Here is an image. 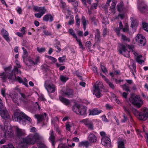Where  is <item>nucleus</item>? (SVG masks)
<instances>
[{"label": "nucleus", "mask_w": 148, "mask_h": 148, "mask_svg": "<svg viewBox=\"0 0 148 148\" xmlns=\"http://www.w3.org/2000/svg\"><path fill=\"white\" fill-rule=\"evenodd\" d=\"M40 139V136L39 134L36 133L29 134L27 137L22 139V143L23 145H25V147H27L28 145H34Z\"/></svg>", "instance_id": "f257e3e1"}, {"label": "nucleus", "mask_w": 148, "mask_h": 148, "mask_svg": "<svg viewBox=\"0 0 148 148\" xmlns=\"http://www.w3.org/2000/svg\"><path fill=\"white\" fill-rule=\"evenodd\" d=\"M14 121L18 122L21 124L25 125L26 124V121L31 123L32 121L31 119L22 112H16L12 116Z\"/></svg>", "instance_id": "f03ea898"}, {"label": "nucleus", "mask_w": 148, "mask_h": 148, "mask_svg": "<svg viewBox=\"0 0 148 148\" xmlns=\"http://www.w3.org/2000/svg\"><path fill=\"white\" fill-rule=\"evenodd\" d=\"M132 110L133 113L140 120L145 121L147 119L148 117V109L147 108H144L143 111L140 112L135 108H133Z\"/></svg>", "instance_id": "7ed1b4c3"}, {"label": "nucleus", "mask_w": 148, "mask_h": 148, "mask_svg": "<svg viewBox=\"0 0 148 148\" xmlns=\"http://www.w3.org/2000/svg\"><path fill=\"white\" fill-rule=\"evenodd\" d=\"M86 108L81 104L73 106V110L74 112L78 114L85 115L87 114Z\"/></svg>", "instance_id": "20e7f679"}, {"label": "nucleus", "mask_w": 148, "mask_h": 148, "mask_svg": "<svg viewBox=\"0 0 148 148\" xmlns=\"http://www.w3.org/2000/svg\"><path fill=\"white\" fill-rule=\"evenodd\" d=\"M129 101L133 105L138 108H140L143 104L142 100L138 95H136L135 97H130Z\"/></svg>", "instance_id": "39448f33"}, {"label": "nucleus", "mask_w": 148, "mask_h": 148, "mask_svg": "<svg viewBox=\"0 0 148 148\" xmlns=\"http://www.w3.org/2000/svg\"><path fill=\"white\" fill-rule=\"evenodd\" d=\"M94 86V90L93 94H95L97 97H100L102 96L101 89L103 86L102 83L97 82Z\"/></svg>", "instance_id": "423d86ee"}, {"label": "nucleus", "mask_w": 148, "mask_h": 148, "mask_svg": "<svg viewBox=\"0 0 148 148\" xmlns=\"http://www.w3.org/2000/svg\"><path fill=\"white\" fill-rule=\"evenodd\" d=\"M33 10L36 12H39L38 13L34 14L35 16L38 18H40L47 11V9L44 7L34 6L33 7Z\"/></svg>", "instance_id": "0eeeda50"}, {"label": "nucleus", "mask_w": 148, "mask_h": 148, "mask_svg": "<svg viewBox=\"0 0 148 148\" xmlns=\"http://www.w3.org/2000/svg\"><path fill=\"white\" fill-rule=\"evenodd\" d=\"M118 51L121 54H122L125 57H130L129 51H128L126 49V46L123 44H119Z\"/></svg>", "instance_id": "6e6552de"}, {"label": "nucleus", "mask_w": 148, "mask_h": 148, "mask_svg": "<svg viewBox=\"0 0 148 148\" xmlns=\"http://www.w3.org/2000/svg\"><path fill=\"white\" fill-rule=\"evenodd\" d=\"M44 86L48 92L53 93L56 90L55 86L52 84H49L48 81H47L45 82Z\"/></svg>", "instance_id": "1a4fd4ad"}, {"label": "nucleus", "mask_w": 148, "mask_h": 148, "mask_svg": "<svg viewBox=\"0 0 148 148\" xmlns=\"http://www.w3.org/2000/svg\"><path fill=\"white\" fill-rule=\"evenodd\" d=\"M135 38L136 41L138 42L139 45L143 46L145 45L146 42V39L142 35H137Z\"/></svg>", "instance_id": "9d476101"}, {"label": "nucleus", "mask_w": 148, "mask_h": 148, "mask_svg": "<svg viewBox=\"0 0 148 148\" xmlns=\"http://www.w3.org/2000/svg\"><path fill=\"white\" fill-rule=\"evenodd\" d=\"M4 129L6 130V131L5 132L4 136L5 138H7V136H11L12 135L13 132L10 127H9L8 125H7L4 124Z\"/></svg>", "instance_id": "9b49d317"}, {"label": "nucleus", "mask_w": 148, "mask_h": 148, "mask_svg": "<svg viewBox=\"0 0 148 148\" xmlns=\"http://www.w3.org/2000/svg\"><path fill=\"white\" fill-rule=\"evenodd\" d=\"M0 114L1 117L5 120L9 119L10 117L9 113L6 108L0 110Z\"/></svg>", "instance_id": "f8f14e48"}, {"label": "nucleus", "mask_w": 148, "mask_h": 148, "mask_svg": "<svg viewBox=\"0 0 148 148\" xmlns=\"http://www.w3.org/2000/svg\"><path fill=\"white\" fill-rule=\"evenodd\" d=\"M88 141L91 144L92 143H96L97 140V138L96 136L92 133L90 134L87 138Z\"/></svg>", "instance_id": "ddd939ff"}, {"label": "nucleus", "mask_w": 148, "mask_h": 148, "mask_svg": "<svg viewBox=\"0 0 148 148\" xmlns=\"http://www.w3.org/2000/svg\"><path fill=\"white\" fill-rule=\"evenodd\" d=\"M140 11L143 13H148V7L143 2H142L138 6Z\"/></svg>", "instance_id": "4468645a"}, {"label": "nucleus", "mask_w": 148, "mask_h": 148, "mask_svg": "<svg viewBox=\"0 0 148 148\" xmlns=\"http://www.w3.org/2000/svg\"><path fill=\"white\" fill-rule=\"evenodd\" d=\"M1 32L4 39L8 42H10V40L9 37V33L8 32L4 29L3 28L1 29Z\"/></svg>", "instance_id": "2eb2a0df"}, {"label": "nucleus", "mask_w": 148, "mask_h": 148, "mask_svg": "<svg viewBox=\"0 0 148 148\" xmlns=\"http://www.w3.org/2000/svg\"><path fill=\"white\" fill-rule=\"evenodd\" d=\"M43 20L45 21H49V22H51L53 20V16L49 14H47L43 16Z\"/></svg>", "instance_id": "dca6fc26"}, {"label": "nucleus", "mask_w": 148, "mask_h": 148, "mask_svg": "<svg viewBox=\"0 0 148 148\" xmlns=\"http://www.w3.org/2000/svg\"><path fill=\"white\" fill-rule=\"evenodd\" d=\"M46 114L44 113L42 114H35L34 115V117L37 119L38 122L40 123L44 120L45 117H46Z\"/></svg>", "instance_id": "f3484780"}, {"label": "nucleus", "mask_w": 148, "mask_h": 148, "mask_svg": "<svg viewBox=\"0 0 148 148\" xmlns=\"http://www.w3.org/2000/svg\"><path fill=\"white\" fill-rule=\"evenodd\" d=\"M95 34V40L96 42L99 43L101 40L100 32L98 29H96Z\"/></svg>", "instance_id": "a211bd4d"}, {"label": "nucleus", "mask_w": 148, "mask_h": 148, "mask_svg": "<svg viewBox=\"0 0 148 148\" xmlns=\"http://www.w3.org/2000/svg\"><path fill=\"white\" fill-rule=\"evenodd\" d=\"M49 134L50 135V136L49 138V140L51 142L53 146H54L55 144V137L53 131L52 130H50Z\"/></svg>", "instance_id": "6ab92c4d"}, {"label": "nucleus", "mask_w": 148, "mask_h": 148, "mask_svg": "<svg viewBox=\"0 0 148 148\" xmlns=\"http://www.w3.org/2000/svg\"><path fill=\"white\" fill-rule=\"evenodd\" d=\"M101 142L103 145L107 146L108 144L110 143V140L109 137L106 136L102 137L101 139Z\"/></svg>", "instance_id": "aec40b11"}, {"label": "nucleus", "mask_w": 148, "mask_h": 148, "mask_svg": "<svg viewBox=\"0 0 148 148\" xmlns=\"http://www.w3.org/2000/svg\"><path fill=\"white\" fill-rule=\"evenodd\" d=\"M102 112V110H98L97 108H94L92 110H89V115H98Z\"/></svg>", "instance_id": "412c9836"}, {"label": "nucleus", "mask_w": 148, "mask_h": 148, "mask_svg": "<svg viewBox=\"0 0 148 148\" xmlns=\"http://www.w3.org/2000/svg\"><path fill=\"white\" fill-rule=\"evenodd\" d=\"M130 62L132 63V66L133 68V69H131L130 67V65L128 66L129 68L130 69V71L132 73V74L134 75L135 74L134 73L133 70L134 71H135L136 69V66L135 62L132 59H131L130 60Z\"/></svg>", "instance_id": "4be33fe9"}, {"label": "nucleus", "mask_w": 148, "mask_h": 148, "mask_svg": "<svg viewBox=\"0 0 148 148\" xmlns=\"http://www.w3.org/2000/svg\"><path fill=\"white\" fill-rule=\"evenodd\" d=\"M59 99L66 106L69 105L71 103V102L69 100L64 98L61 96L59 97Z\"/></svg>", "instance_id": "5701e85b"}, {"label": "nucleus", "mask_w": 148, "mask_h": 148, "mask_svg": "<svg viewBox=\"0 0 148 148\" xmlns=\"http://www.w3.org/2000/svg\"><path fill=\"white\" fill-rule=\"evenodd\" d=\"M90 145V143L88 141H82L79 143L78 147H81L82 146H85L86 148H88V146Z\"/></svg>", "instance_id": "b1692460"}, {"label": "nucleus", "mask_w": 148, "mask_h": 148, "mask_svg": "<svg viewBox=\"0 0 148 148\" xmlns=\"http://www.w3.org/2000/svg\"><path fill=\"white\" fill-rule=\"evenodd\" d=\"M74 92L72 89H69L66 92H64L63 95L64 96L67 97H71L73 95Z\"/></svg>", "instance_id": "393cba45"}, {"label": "nucleus", "mask_w": 148, "mask_h": 148, "mask_svg": "<svg viewBox=\"0 0 148 148\" xmlns=\"http://www.w3.org/2000/svg\"><path fill=\"white\" fill-rule=\"evenodd\" d=\"M131 21V27L132 28L136 27L138 25V22L137 20L135 18L132 17L130 18Z\"/></svg>", "instance_id": "a878e982"}, {"label": "nucleus", "mask_w": 148, "mask_h": 148, "mask_svg": "<svg viewBox=\"0 0 148 148\" xmlns=\"http://www.w3.org/2000/svg\"><path fill=\"white\" fill-rule=\"evenodd\" d=\"M39 57L36 58L34 61L32 60L31 59H29L28 60V61L30 63V65L37 64V63L39 62Z\"/></svg>", "instance_id": "bb28decb"}, {"label": "nucleus", "mask_w": 148, "mask_h": 148, "mask_svg": "<svg viewBox=\"0 0 148 148\" xmlns=\"http://www.w3.org/2000/svg\"><path fill=\"white\" fill-rule=\"evenodd\" d=\"M16 134L18 136H24V133L22 130L17 128L16 131Z\"/></svg>", "instance_id": "cd10ccee"}, {"label": "nucleus", "mask_w": 148, "mask_h": 148, "mask_svg": "<svg viewBox=\"0 0 148 148\" xmlns=\"http://www.w3.org/2000/svg\"><path fill=\"white\" fill-rule=\"evenodd\" d=\"M82 22L83 25V28L84 30H85L86 29V26L87 25L85 17L82 16L81 18Z\"/></svg>", "instance_id": "c85d7f7f"}, {"label": "nucleus", "mask_w": 148, "mask_h": 148, "mask_svg": "<svg viewBox=\"0 0 148 148\" xmlns=\"http://www.w3.org/2000/svg\"><path fill=\"white\" fill-rule=\"evenodd\" d=\"M22 49L23 51V55L22 57L23 59V61L25 62L26 58L27 56V52L26 50L23 47H22Z\"/></svg>", "instance_id": "c756f323"}, {"label": "nucleus", "mask_w": 148, "mask_h": 148, "mask_svg": "<svg viewBox=\"0 0 148 148\" xmlns=\"http://www.w3.org/2000/svg\"><path fill=\"white\" fill-rule=\"evenodd\" d=\"M19 94L21 96V99H22L24 101H25L27 100L28 98L27 96H26L25 94L22 92H20Z\"/></svg>", "instance_id": "7c9ffc66"}, {"label": "nucleus", "mask_w": 148, "mask_h": 148, "mask_svg": "<svg viewBox=\"0 0 148 148\" xmlns=\"http://www.w3.org/2000/svg\"><path fill=\"white\" fill-rule=\"evenodd\" d=\"M69 32L70 34L72 35L73 37L76 39V40L78 39L75 32L72 29H69Z\"/></svg>", "instance_id": "2f4dec72"}, {"label": "nucleus", "mask_w": 148, "mask_h": 148, "mask_svg": "<svg viewBox=\"0 0 148 148\" xmlns=\"http://www.w3.org/2000/svg\"><path fill=\"white\" fill-rule=\"evenodd\" d=\"M0 76L1 77V80L3 81H5L8 77L7 74L4 72H3L0 74Z\"/></svg>", "instance_id": "473e14b6"}, {"label": "nucleus", "mask_w": 148, "mask_h": 148, "mask_svg": "<svg viewBox=\"0 0 148 148\" xmlns=\"http://www.w3.org/2000/svg\"><path fill=\"white\" fill-rule=\"evenodd\" d=\"M121 86L123 89L125 90L126 91L129 92L130 91V90L129 89V87L126 84H125Z\"/></svg>", "instance_id": "72a5a7b5"}, {"label": "nucleus", "mask_w": 148, "mask_h": 148, "mask_svg": "<svg viewBox=\"0 0 148 148\" xmlns=\"http://www.w3.org/2000/svg\"><path fill=\"white\" fill-rule=\"evenodd\" d=\"M54 46L57 49H58V50H55L56 52L59 53L61 51V49L60 48V43L58 44H54Z\"/></svg>", "instance_id": "f704fd0d"}, {"label": "nucleus", "mask_w": 148, "mask_h": 148, "mask_svg": "<svg viewBox=\"0 0 148 148\" xmlns=\"http://www.w3.org/2000/svg\"><path fill=\"white\" fill-rule=\"evenodd\" d=\"M75 19L76 25L78 26H79L80 24V19L78 15H76Z\"/></svg>", "instance_id": "c9c22d12"}, {"label": "nucleus", "mask_w": 148, "mask_h": 148, "mask_svg": "<svg viewBox=\"0 0 148 148\" xmlns=\"http://www.w3.org/2000/svg\"><path fill=\"white\" fill-rule=\"evenodd\" d=\"M69 79V78L63 75H61L60 76V79L63 82H65Z\"/></svg>", "instance_id": "e433bc0d"}, {"label": "nucleus", "mask_w": 148, "mask_h": 148, "mask_svg": "<svg viewBox=\"0 0 148 148\" xmlns=\"http://www.w3.org/2000/svg\"><path fill=\"white\" fill-rule=\"evenodd\" d=\"M142 25L144 29L148 32V24L145 22H143Z\"/></svg>", "instance_id": "4c0bfd02"}, {"label": "nucleus", "mask_w": 148, "mask_h": 148, "mask_svg": "<svg viewBox=\"0 0 148 148\" xmlns=\"http://www.w3.org/2000/svg\"><path fill=\"white\" fill-rule=\"evenodd\" d=\"M81 121L86 126L91 122L89 121L88 119H83Z\"/></svg>", "instance_id": "58836bf2"}, {"label": "nucleus", "mask_w": 148, "mask_h": 148, "mask_svg": "<svg viewBox=\"0 0 148 148\" xmlns=\"http://www.w3.org/2000/svg\"><path fill=\"white\" fill-rule=\"evenodd\" d=\"M76 40L78 42L79 47L82 49H84L85 48L84 47L81 41V40L79 39H77Z\"/></svg>", "instance_id": "ea45409f"}, {"label": "nucleus", "mask_w": 148, "mask_h": 148, "mask_svg": "<svg viewBox=\"0 0 148 148\" xmlns=\"http://www.w3.org/2000/svg\"><path fill=\"white\" fill-rule=\"evenodd\" d=\"M45 56L51 60L53 63H55L57 61V59L53 57L48 55H46Z\"/></svg>", "instance_id": "a19ab883"}, {"label": "nucleus", "mask_w": 148, "mask_h": 148, "mask_svg": "<svg viewBox=\"0 0 148 148\" xmlns=\"http://www.w3.org/2000/svg\"><path fill=\"white\" fill-rule=\"evenodd\" d=\"M121 39L124 41L130 42V40L125 35L122 34L121 35Z\"/></svg>", "instance_id": "79ce46f5"}, {"label": "nucleus", "mask_w": 148, "mask_h": 148, "mask_svg": "<svg viewBox=\"0 0 148 148\" xmlns=\"http://www.w3.org/2000/svg\"><path fill=\"white\" fill-rule=\"evenodd\" d=\"M118 148H125L124 143L122 141H120L118 142Z\"/></svg>", "instance_id": "37998d69"}, {"label": "nucleus", "mask_w": 148, "mask_h": 148, "mask_svg": "<svg viewBox=\"0 0 148 148\" xmlns=\"http://www.w3.org/2000/svg\"><path fill=\"white\" fill-rule=\"evenodd\" d=\"M123 108L125 111L127 113V114L128 115H130V112L129 108L125 106H124L123 107Z\"/></svg>", "instance_id": "c03bdc74"}, {"label": "nucleus", "mask_w": 148, "mask_h": 148, "mask_svg": "<svg viewBox=\"0 0 148 148\" xmlns=\"http://www.w3.org/2000/svg\"><path fill=\"white\" fill-rule=\"evenodd\" d=\"M86 126L88 129L91 130H92L93 129V123L92 122L90 123Z\"/></svg>", "instance_id": "a18cd8bd"}, {"label": "nucleus", "mask_w": 148, "mask_h": 148, "mask_svg": "<svg viewBox=\"0 0 148 148\" xmlns=\"http://www.w3.org/2000/svg\"><path fill=\"white\" fill-rule=\"evenodd\" d=\"M82 3L84 4V5L86 6L87 5L86 2L87 1V3L89 4H90L91 3V0H81Z\"/></svg>", "instance_id": "49530a36"}, {"label": "nucleus", "mask_w": 148, "mask_h": 148, "mask_svg": "<svg viewBox=\"0 0 148 148\" xmlns=\"http://www.w3.org/2000/svg\"><path fill=\"white\" fill-rule=\"evenodd\" d=\"M106 82L108 84L110 88L112 89L114 88L115 86L114 84L112 83L109 82L108 79V81H106Z\"/></svg>", "instance_id": "de8ad7c7"}, {"label": "nucleus", "mask_w": 148, "mask_h": 148, "mask_svg": "<svg viewBox=\"0 0 148 148\" xmlns=\"http://www.w3.org/2000/svg\"><path fill=\"white\" fill-rule=\"evenodd\" d=\"M65 56H64L62 57L59 58L58 59V60L60 62L63 63L64 62H65Z\"/></svg>", "instance_id": "09e8293b"}, {"label": "nucleus", "mask_w": 148, "mask_h": 148, "mask_svg": "<svg viewBox=\"0 0 148 148\" xmlns=\"http://www.w3.org/2000/svg\"><path fill=\"white\" fill-rule=\"evenodd\" d=\"M37 50L40 53H42L46 51V48H39L37 47Z\"/></svg>", "instance_id": "8fccbe9b"}, {"label": "nucleus", "mask_w": 148, "mask_h": 148, "mask_svg": "<svg viewBox=\"0 0 148 148\" xmlns=\"http://www.w3.org/2000/svg\"><path fill=\"white\" fill-rule=\"evenodd\" d=\"M59 1L61 7L63 8H64L66 5L65 3L62 0H59Z\"/></svg>", "instance_id": "3c124183"}, {"label": "nucleus", "mask_w": 148, "mask_h": 148, "mask_svg": "<svg viewBox=\"0 0 148 148\" xmlns=\"http://www.w3.org/2000/svg\"><path fill=\"white\" fill-rule=\"evenodd\" d=\"M15 74H10L9 76L8 77V78L10 80H13L15 78Z\"/></svg>", "instance_id": "603ef678"}, {"label": "nucleus", "mask_w": 148, "mask_h": 148, "mask_svg": "<svg viewBox=\"0 0 148 148\" xmlns=\"http://www.w3.org/2000/svg\"><path fill=\"white\" fill-rule=\"evenodd\" d=\"M16 10L17 12L19 14H22V10L21 8L19 7H18L16 9Z\"/></svg>", "instance_id": "864d4df0"}, {"label": "nucleus", "mask_w": 148, "mask_h": 148, "mask_svg": "<svg viewBox=\"0 0 148 148\" xmlns=\"http://www.w3.org/2000/svg\"><path fill=\"white\" fill-rule=\"evenodd\" d=\"M91 42L90 41H87L86 43V46L89 49L91 47Z\"/></svg>", "instance_id": "5fc2aeb1"}, {"label": "nucleus", "mask_w": 148, "mask_h": 148, "mask_svg": "<svg viewBox=\"0 0 148 148\" xmlns=\"http://www.w3.org/2000/svg\"><path fill=\"white\" fill-rule=\"evenodd\" d=\"M101 70L103 72L105 73L107 72V71L106 69V68L104 66L101 64Z\"/></svg>", "instance_id": "6e6d98bb"}, {"label": "nucleus", "mask_w": 148, "mask_h": 148, "mask_svg": "<svg viewBox=\"0 0 148 148\" xmlns=\"http://www.w3.org/2000/svg\"><path fill=\"white\" fill-rule=\"evenodd\" d=\"M58 148H69V147L66 145L60 144L59 145Z\"/></svg>", "instance_id": "4d7b16f0"}, {"label": "nucleus", "mask_w": 148, "mask_h": 148, "mask_svg": "<svg viewBox=\"0 0 148 148\" xmlns=\"http://www.w3.org/2000/svg\"><path fill=\"white\" fill-rule=\"evenodd\" d=\"M17 79L19 83H22L24 84H25V82L23 81V79L21 78L20 77H17Z\"/></svg>", "instance_id": "13d9d810"}, {"label": "nucleus", "mask_w": 148, "mask_h": 148, "mask_svg": "<svg viewBox=\"0 0 148 148\" xmlns=\"http://www.w3.org/2000/svg\"><path fill=\"white\" fill-rule=\"evenodd\" d=\"M1 148H14L13 146L11 144H9L6 146H3V147Z\"/></svg>", "instance_id": "bf43d9fd"}, {"label": "nucleus", "mask_w": 148, "mask_h": 148, "mask_svg": "<svg viewBox=\"0 0 148 148\" xmlns=\"http://www.w3.org/2000/svg\"><path fill=\"white\" fill-rule=\"evenodd\" d=\"M43 32L44 33L45 35L46 36L51 35V32H48L46 30H44Z\"/></svg>", "instance_id": "052dcab7"}, {"label": "nucleus", "mask_w": 148, "mask_h": 148, "mask_svg": "<svg viewBox=\"0 0 148 148\" xmlns=\"http://www.w3.org/2000/svg\"><path fill=\"white\" fill-rule=\"evenodd\" d=\"M103 23L105 24H108V21L107 17H104L103 20Z\"/></svg>", "instance_id": "680f3d73"}, {"label": "nucleus", "mask_w": 148, "mask_h": 148, "mask_svg": "<svg viewBox=\"0 0 148 148\" xmlns=\"http://www.w3.org/2000/svg\"><path fill=\"white\" fill-rule=\"evenodd\" d=\"M108 31L106 28H105L103 31L102 35L103 36L107 35Z\"/></svg>", "instance_id": "e2e57ef3"}, {"label": "nucleus", "mask_w": 148, "mask_h": 148, "mask_svg": "<svg viewBox=\"0 0 148 148\" xmlns=\"http://www.w3.org/2000/svg\"><path fill=\"white\" fill-rule=\"evenodd\" d=\"M13 71L15 72L17 74L18 73L21 74V72L20 71H18V67L15 66H14Z\"/></svg>", "instance_id": "0e129e2a"}, {"label": "nucleus", "mask_w": 148, "mask_h": 148, "mask_svg": "<svg viewBox=\"0 0 148 148\" xmlns=\"http://www.w3.org/2000/svg\"><path fill=\"white\" fill-rule=\"evenodd\" d=\"M121 29H120L119 28H116L115 29V31L117 34V35L119 36H120V30Z\"/></svg>", "instance_id": "69168bd1"}, {"label": "nucleus", "mask_w": 148, "mask_h": 148, "mask_svg": "<svg viewBox=\"0 0 148 148\" xmlns=\"http://www.w3.org/2000/svg\"><path fill=\"white\" fill-rule=\"evenodd\" d=\"M91 20L92 22H93L94 24L95 25H97V20L96 19L95 17H93L91 18Z\"/></svg>", "instance_id": "338daca9"}, {"label": "nucleus", "mask_w": 148, "mask_h": 148, "mask_svg": "<svg viewBox=\"0 0 148 148\" xmlns=\"http://www.w3.org/2000/svg\"><path fill=\"white\" fill-rule=\"evenodd\" d=\"M106 109L111 110L113 108V107L109 104H107L105 105Z\"/></svg>", "instance_id": "774afa93"}]
</instances>
